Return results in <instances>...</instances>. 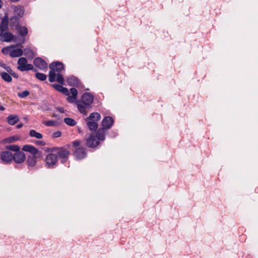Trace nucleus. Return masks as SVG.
<instances>
[{"label":"nucleus","instance_id":"nucleus-1","mask_svg":"<svg viewBox=\"0 0 258 258\" xmlns=\"http://www.w3.org/2000/svg\"><path fill=\"white\" fill-rule=\"evenodd\" d=\"M22 150L24 151L28 152L31 154V155L28 156L27 163L29 168H34L37 163L36 160L42 156V152L35 147L30 145L24 146Z\"/></svg>","mask_w":258,"mask_h":258},{"label":"nucleus","instance_id":"nucleus-2","mask_svg":"<svg viewBox=\"0 0 258 258\" xmlns=\"http://www.w3.org/2000/svg\"><path fill=\"white\" fill-rule=\"evenodd\" d=\"M93 100L94 97L90 93L87 92L84 93L80 100L76 102L78 110L81 113L86 115V110L91 107Z\"/></svg>","mask_w":258,"mask_h":258},{"label":"nucleus","instance_id":"nucleus-3","mask_svg":"<svg viewBox=\"0 0 258 258\" xmlns=\"http://www.w3.org/2000/svg\"><path fill=\"white\" fill-rule=\"evenodd\" d=\"M50 71L49 72V81L50 82L55 81V77L57 73H60L64 69L63 64L60 62L56 61L49 64Z\"/></svg>","mask_w":258,"mask_h":258},{"label":"nucleus","instance_id":"nucleus-4","mask_svg":"<svg viewBox=\"0 0 258 258\" xmlns=\"http://www.w3.org/2000/svg\"><path fill=\"white\" fill-rule=\"evenodd\" d=\"M80 145V140H76L72 142V146L74 148V155L76 159L79 160L85 158L87 155L86 149L81 147Z\"/></svg>","mask_w":258,"mask_h":258},{"label":"nucleus","instance_id":"nucleus-5","mask_svg":"<svg viewBox=\"0 0 258 258\" xmlns=\"http://www.w3.org/2000/svg\"><path fill=\"white\" fill-rule=\"evenodd\" d=\"M49 151L57 153V156L61 159L62 163L67 161L68 156L70 154V151L64 147H52L49 149Z\"/></svg>","mask_w":258,"mask_h":258},{"label":"nucleus","instance_id":"nucleus-6","mask_svg":"<svg viewBox=\"0 0 258 258\" xmlns=\"http://www.w3.org/2000/svg\"><path fill=\"white\" fill-rule=\"evenodd\" d=\"M27 60L25 57H20L17 62L18 67L17 69L21 71L24 72L29 71L30 70H33V66L31 64L27 63Z\"/></svg>","mask_w":258,"mask_h":258},{"label":"nucleus","instance_id":"nucleus-7","mask_svg":"<svg viewBox=\"0 0 258 258\" xmlns=\"http://www.w3.org/2000/svg\"><path fill=\"white\" fill-rule=\"evenodd\" d=\"M45 161L47 167L53 168L57 164L58 157L55 154L49 153L47 155Z\"/></svg>","mask_w":258,"mask_h":258},{"label":"nucleus","instance_id":"nucleus-8","mask_svg":"<svg viewBox=\"0 0 258 258\" xmlns=\"http://www.w3.org/2000/svg\"><path fill=\"white\" fill-rule=\"evenodd\" d=\"M0 159L3 163H10L13 160V154L10 151H4L0 154Z\"/></svg>","mask_w":258,"mask_h":258},{"label":"nucleus","instance_id":"nucleus-9","mask_svg":"<svg viewBox=\"0 0 258 258\" xmlns=\"http://www.w3.org/2000/svg\"><path fill=\"white\" fill-rule=\"evenodd\" d=\"M25 154L22 151H20L13 154V160L16 163H22L25 160Z\"/></svg>","mask_w":258,"mask_h":258},{"label":"nucleus","instance_id":"nucleus-10","mask_svg":"<svg viewBox=\"0 0 258 258\" xmlns=\"http://www.w3.org/2000/svg\"><path fill=\"white\" fill-rule=\"evenodd\" d=\"M34 65L41 70H44L47 68L46 62L40 57H36L34 60Z\"/></svg>","mask_w":258,"mask_h":258},{"label":"nucleus","instance_id":"nucleus-11","mask_svg":"<svg viewBox=\"0 0 258 258\" xmlns=\"http://www.w3.org/2000/svg\"><path fill=\"white\" fill-rule=\"evenodd\" d=\"M99 144V141L97 140L96 137L93 134L90 135L86 141V145L90 148H95Z\"/></svg>","mask_w":258,"mask_h":258},{"label":"nucleus","instance_id":"nucleus-12","mask_svg":"<svg viewBox=\"0 0 258 258\" xmlns=\"http://www.w3.org/2000/svg\"><path fill=\"white\" fill-rule=\"evenodd\" d=\"M113 123L114 120L112 117L109 116H105L102 121V128H105L106 130L109 129Z\"/></svg>","mask_w":258,"mask_h":258},{"label":"nucleus","instance_id":"nucleus-13","mask_svg":"<svg viewBox=\"0 0 258 258\" xmlns=\"http://www.w3.org/2000/svg\"><path fill=\"white\" fill-rule=\"evenodd\" d=\"M67 80L68 85L71 86H74V87H78L81 84V82H80L78 78L74 76H72L68 77L67 78Z\"/></svg>","mask_w":258,"mask_h":258},{"label":"nucleus","instance_id":"nucleus-14","mask_svg":"<svg viewBox=\"0 0 258 258\" xmlns=\"http://www.w3.org/2000/svg\"><path fill=\"white\" fill-rule=\"evenodd\" d=\"M62 85L55 84L51 85L52 87H53V88H54L56 90L62 93L64 95L68 96L70 94L68 89L67 88L63 87Z\"/></svg>","mask_w":258,"mask_h":258},{"label":"nucleus","instance_id":"nucleus-15","mask_svg":"<svg viewBox=\"0 0 258 258\" xmlns=\"http://www.w3.org/2000/svg\"><path fill=\"white\" fill-rule=\"evenodd\" d=\"M9 17L7 15H5L3 18L1 24L0 29L2 31H6L8 29Z\"/></svg>","mask_w":258,"mask_h":258},{"label":"nucleus","instance_id":"nucleus-16","mask_svg":"<svg viewBox=\"0 0 258 258\" xmlns=\"http://www.w3.org/2000/svg\"><path fill=\"white\" fill-rule=\"evenodd\" d=\"M70 93L72 94V96H69V95L67 99L69 102L73 103L77 99L78 91L75 88H72L70 89Z\"/></svg>","mask_w":258,"mask_h":258},{"label":"nucleus","instance_id":"nucleus-17","mask_svg":"<svg viewBox=\"0 0 258 258\" xmlns=\"http://www.w3.org/2000/svg\"><path fill=\"white\" fill-rule=\"evenodd\" d=\"M15 36L9 32L4 33L3 36L1 38V40L4 42H11L14 40Z\"/></svg>","mask_w":258,"mask_h":258},{"label":"nucleus","instance_id":"nucleus-18","mask_svg":"<svg viewBox=\"0 0 258 258\" xmlns=\"http://www.w3.org/2000/svg\"><path fill=\"white\" fill-rule=\"evenodd\" d=\"M106 130L105 128H100L96 133V138L98 140L103 141L105 139Z\"/></svg>","mask_w":258,"mask_h":258},{"label":"nucleus","instance_id":"nucleus-19","mask_svg":"<svg viewBox=\"0 0 258 258\" xmlns=\"http://www.w3.org/2000/svg\"><path fill=\"white\" fill-rule=\"evenodd\" d=\"M19 120V118L17 115H10L7 117V121L10 125H15Z\"/></svg>","mask_w":258,"mask_h":258},{"label":"nucleus","instance_id":"nucleus-20","mask_svg":"<svg viewBox=\"0 0 258 258\" xmlns=\"http://www.w3.org/2000/svg\"><path fill=\"white\" fill-rule=\"evenodd\" d=\"M9 54L12 57H17L23 54V50L20 48L14 49L10 50Z\"/></svg>","mask_w":258,"mask_h":258},{"label":"nucleus","instance_id":"nucleus-21","mask_svg":"<svg viewBox=\"0 0 258 258\" xmlns=\"http://www.w3.org/2000/svg\"><path fill=\"white\" fill-rule=\"evenodd\" d=\"M101 118V116L98 112H93L90 116L86 118V120H91L92 121L97 122Z\"/></svg>","mask_w":258,"mask_h":258},{"label":"nucleus","instance_id":"nucleus-22","mask_svg":"<svg viewBox=\"0 0 258 258\" xmlns=\"http://www.w3.org/2000/svg\"><path fill=\"white\" fill-rule=\"evenodd\" d=\"M14 16L21 18L24 14V9L23 8L20 7H16L14 9Z\"/></svg>","mask_w":258,"mask_h":258},{"label":"nucleus","instance_id":"nucleus-23","mask_svg":"<svg viewBox=\"0 0 258 258\" xmlns=\"http://www.w3.org/2000/svg\"><path fill=\"white\" fill-rule=\"evenodd\" d=\"M19 19H20L19 18L15 17L14 16L13 17H12V18H11L10 19V23L11 26L12 27H14L16 28L18 26H19Z\"/></svg>","mask_w":258,"mask_h":258},{"label":"nucleus","instance_id":"nucleus-24","mask_svg":"<svg viewBox=\"0 0 258 258\" xmlns=\"http://www.w3.org/2000/svg\"><path fill=\"white\" fill-rule=\"evenodd\" d=\"M87 121V125L90 131H95L98 127L97 122L92 121L91 120H86Z\"/></svg>","mask_w":258,"mask_h":258},{"label":"nucleus","instance_id":"nucleus-25","mask_svg":"<svg viewBox=\"0 0 258 258\" xmlns=\"http://www.w3.org/2000/svg\"><path fill=\"white\" fill-rule=\"evenodd\" d=\"M16 29H17L18 32L21 36L23 37L28 34V29L25 26H19Z\"/></svg>","mask_w":258,"mask_h":258},{"label":"nucleus","instance_id":"nucleus-26","mask_svg":"<svg viewBox=\"0 0 258 258\" xmlns=\"http://www.w3.org/2000/svg\"><path fill=\"white\" fill-rule=\"evenodd\" d=\"M1 76L2 79L6 82L10 83L12 81V78L9 73L2 72Z\"/></svg>","mask_w":258,"mask_h":258},{"label":"nucleus","instance_id":"nucleus-27","mask_svg":"<svg viewBox=\"0 0 258 258\" xmlns=\"http://www.w3.org/2000/svg\"><path fill=\"white\" fill-rule=\"evenodd\" d=\"M29 136L31 137H34L37 139H41L43 138V135L34 130H31L29 132Z\"/></svg>","mask_w":258,"mask_h":258},{"label":"nucleus","instance_id":"nucleus-28","mask_svg":"<svg viewBox=\"0 0 258 258\" xmlns=\"http://www.w3.org/2000/svg\"><path fill=\"white\" fill-rule=\"evenodd\" d=\"M64 122L70 126H74L77 123L76 121L74 119L70 117L64 118Z\"/></svg>","mask_w":258,"mask_h":258},{"label":"nucleus","instance_id":"nucleus-29","mask_svg":"<svg viewBox=\"0 0 258 258\" xmlns=\"http://www.w3.org/2000/svg\"><path fill=\"white\" fill-rule=\"evenodd\" d=\"M43 124L47 126H55L58 125V122L55 120H47L44 121Z\"/></svg>","mask_w":258,"mask_h":258},{"label":"nucleus","instance_id":"nucleus-30","mask_svg":"<svg viewBox=\"0 0 258 258\" xmlns=\"http://www.w3.org/2000/svg\"><path fill=\"white\" fill-rule=\"evenodd\" d=\"M55 81L60 83L61 85H63L64 84V78L60 73H57L55 77Z\"/></svg>","mask_w":258,"mask_h":258},{"label":"nucleus","instance_id":"nucleus-31","mask_svg":"<svg viewBox=\"0 0 258 258\" xmlns=\"http://www.w3.org/2000/svg\"><path fill=\"white\" fill-rule=\"evenodd\" d=\"M6 148L10 151H15L16 152L20 151V147L18 145H11L7 146Z\"/></svg>","mask_w":258,"mask_h":258},{"label":"nucleus","instance_id":"nucleus-32","mask_svg":"<svg viewBox=\"0 0 258 258\" xmlns=\"http://www.w3.org/2000/svg\"><path fill=\"white\" fill-rule=\"evenodd\" d=\"M35 77L37 79L41 81L45 80L47 78L46 75L40 73H36L35 74Z\"/></svg>","mask_w":258,"mask_h":258},{"label":"nucleus","instance_id":"nucleus-33","mask_svg":"<svg viewBox=\"0 0 258 258\" xmlns=\"http://www.w3.org/2000/svg\"><path fill=\"white\" fill-rule=\"evenodd\" d=\"M30 94V92L28 91H24L21 93H18V95L20 98H24L27 97Z\"/></svg>","mask_w":258,"mask_h":258},{"label":"nucleus","instance_id":"nucleus-34","mask_svg":"<svg viewBox=\"0 0 258 258\" xmlns=\"http://www.w3.org/2000/svg\"><path fill=\"white\" fill-rule=\"evenodd\" d=\"M14 46H10V47H4L2 49V52L4 53V54H8V52H9V50H11V49L12 48H14Z\"/></svg>","mask_w":258,"mask_h":258},{"label":"nucleus","instance_id":"nucleus-35","mask_svg":"<svg viewBox=\"0 0 258 258\" xmlns=\"http://www.w3.org/2000/svg\"><path fill=\"white\" fill-rule=\"evenodd\" d=\"M0 67H2L5 69L7 72L11 69L10 66H8L6 64L4 63L2 61H0Z\"/></svg>","mask_w":258,"mask_h":258},{"label":"nucleus","instance_id":"nucleus-36","mask_svg":"<svg viewBox=\"0 0 258 258\" xmlns=\"http://www.w3.org/2000/svg\"><path fill=\"white\" fill-rule=\"evenodd\" d=\"M12 76H13V77L15 78H18L19 77V75L16 74V73H15L12 70V69L11 68L9 71L8 72Z\"/></svg>","mask_w":258,"mask_h":258},{"label":"nucleus","instance_id":"nucleus-37","mask_svg":"<svg viewBox=\"0 0 258 258\" xmlns=\"http://www.w3.org/2000/svg\"><path fill=\"white\" fill-rule=\"evenodd\" d=\"M61 136V133L59 131L56 132L53 134V137L55 138L60 137Z\"/></svg>","mask_w":258,"mask_h":258},{"label":"nucleus","instance_id":"nucleus-38","mask_svg":"<svg viewBox=\"0 0 258 258\" xmlns=\"http://www.w3.org/2000/svg\"><path fill=\"white\" fill-rule=\"evenodd\" d=\"M25 55H29V54H32L33 53L32 50H31V49H26L25 50Z\"/></svg>","mask_w":258,"mask_h":258},{"label":"nucleus","instance_id":"nucleus-39","mask_svg":"<svg viewBox=\"0 0 258 258\" xmlns=\"http://www.w3.org/2000/svg\"><path fill=\"white\" fill-rule=\"evenodd\" d=\"M36 144L38 145L44 146L45 144V143L43 141H36Z\"/></svg>","mask_w":258,"mask_h":258},{"label":"nucleus","instance_id":"nucleus-40","mask_svg":"<svg viewBox=\"0 0 258 258\" xmlns=\"http://www.w3.org/2000/svg\"><path fill=\"white\" fill-rule=\"evenodd\" d=\"M57 109L60 112V113H63L64 112V109L62 107H58Z\"/></svg>","mask_w":258,"mask_h":258},{"label":"nucleus","instance_id":"nucleus-41","mask_svg":"<svg viewBox=\"0 0 258 258\" xmlns=\"http://www.w3.org/2000/svg\"><path fill=\"white\" fill-rule=\"evenodd\" d=\"M23 126V123H20V124H18L16 127L17 128H21L22 126Z\"/></svg>","mask_w":258,"mask_h":258},{"label":"nucleus","instance_id":"nucleus-42","mask_svg":"<svg viewBox=\"0 0 258 258\" xmlns=\"http://www.w3.org/2000/svg\"><path fill=\"white\" fill-rule=\"evenodd\" d=\"M4 31H2V30L0 29V37H2L3 35L4 34Z\"/></svg>","mask_w":258,"mask_h":258},{"label":"nucleus","instance_id":"nucleus-43","mask_svg":"<svg viewBox=\"0 0 258 258\" xmlns=\"http://www.w3.org/2000/svg\"><path fill=\"white\" fill-rule=\"evenodd\" d=\"M5 109V107L2 106H0V110H2V111H3Z\"/></svg>","mask_w":258,"mask_h":258},{"label":"nucleus","instance_id":"nucleus-44","mask_svg":"<svg viewBox=\"0 0 258 258\" xmlns=\"http://www.w3.org/2000/svg\"><path fill=\"white\" fill-rule=\"evenodd\" d=\"M2 5H3V2H2V0H0V8H2Z\"/></svg>","mask_w":258,"mask_h":258},{"label":"nucleus","instance_id":"nucleus-45","mask_svg":"<svg viewBox=\"0 0 258 258\" xmlns=\"http://www.w3.org/2000/svg\"><path fill=\"white\" fill-rule=\"evenodd\" d=\"M52 116L53 117H57L58 115L57 114H53L52 115Z\"/></svg>","mask_w":258,"mask_h":258},{"label":"nucleus","instance_id":"nucleus-46","mask_svg":"<svg viewBox=\"0 0 258 258\" xmlns=\"http://www.w3.org/2000/svg\"><path fill=\"white\" fill-rule=\"evenodd\" d=\"M11 2H18L19 1V0H10Z\"/></svg>","mask_w":258,"mask_h":258},{"label":"nucleus","instance_id":"nucleus-47","mask_svg":"<svg viewBox=\"0 0 258 258\" xmlns=\"http://www.w3.org/2000/svg\"><path fill=\"white\" fill-rule=\"evenodd\" d=\"M17 46H20L21 47L22 46V44H18L17 45Z\"/></svg>","mask_w":258,"mask_h":258},{"label":"nucleus","instance_id":"nucleus-48","mask_svg":"<svg viewBox=\"0 0 258 258\" xmlns=\"http://www.w3.org/2000/svg\"><path fill=\"white\" fill-rule=\"evenodd\" d=\"M33 70L34 72H37V70H36V69H34V68H33V70Z\"/></svg>","mask_w":258,"mask_h":258},{"label":"nucleus","instance_id":"nucleus-49","mask_svg":"<svg viewBox=\"0 0 258 258\" xmlns=\"http://www.w3.org/2000/svg\"><path fill=\"white\" fill-rule=\"evenodd\" d=\"M25 43V40H24V39H23V41H22V43L23 44V43Z\"/></svg>","mask_w":258,"mask_h":258},{"label":"nucleus","instance_id":"nucleus-50","mask_svg":"<svg viewBox=\"0 0 258 258\" xmlns=\"http://www.w3.org/2000/svg\"><path fill=\"white\" fill-rule=\"evenodd\" d=\"M15 138L14 137H12V138H13V141H15V140H16V139H15V138Z\"/></svg>","mask_w":258,"mask_h":258},{"label":"nucleus","instance_id":"nucleus-51","mask_svg":"<svg viewBox=\"0 0 258 258\" xmlns=\"http://www.w3.org/2000/svg\"><path fill=\"white\" fill-rule=\"evenodd\" d=\"M24 119L26 120H27V118H24Z\"/></svg>","mask_w":258,"mask_h":258}]
</instances>
